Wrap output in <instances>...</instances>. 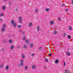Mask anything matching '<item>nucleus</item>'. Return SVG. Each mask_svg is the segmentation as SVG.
Wrapping results in <instances>:
<instances>
[{"label": "nucleus", "mask_w": 73, "mask_h": 73, "mask_svg": "<svg viewBox=\"0 0 73 73\" xmlns=\"http://www.w3.org/2000/svg\"><path fill=\"white\" fill-rule=\"evenodd\" d=\"M11 23L14 27H16V24L14 22V21H12Z\"/></svg>", "instance_id": "f257e3e1"}, {"label": "nucleus", "mask_w": 73, "mask_h": 73, "mask_svg": "<svg viewBox=\"0 0 73 73\" xmlns=\"http://www.w3.org/2000/svg\"><path fill=\"white\" fill-rule=\"evenodd\" d=\"M19 23H22V17L20 16L19 17Z\"/></svg>", "instance_id": "f03ea898"}, {"label": "nucleus", "mask_w": 73, "mask_h": 73, "mask_svg": "<svg viewBox=\"0 0 73 73\" xmlns=\"http://www.w3.org/2000/svg\"><path fill=\"white\" fill-rule=\"evenodd\" d=\"M21 66H23V60L21 59L20 60Z\"/></svg>", "instance_id": "7ed1b4c3"}, {"label": "nucleus", "mask_w": 73, "mask_h": 73, "mask_svg": "<svg viewBox=\"0 0 73 73\" xmlns=\"http://www.w3.org/2000/svg\"><path fill=\"white\" fill-rule=\"evenodd\" d=\"M5 29V28L4 27H2L1 29V31H2V32H4Z\"/></svg>", "instance_id": "20e7f679"}, {"label": "nucleus", "mask_w": 73, "mask_h": 73, "mask_svg": "<svg viewBox=\"0 0 73 73\" xmlns=\"http://www.w3.org/2000/svg\"><path fill=\"white\" fill-rule=\"evenodd\" d=\"M25 41L26 43V44H29V41L28 39H26Z\"/></svg>", "instance_id": "39448f33"}, {"label": "nucleus", "mask_w": 73, "mask_h": 73, "mask_svg": "<svg viewBox=\"0 0 73 73\" xmlns=\"http://www.w3.org/2000/svg\"><path fill=\"white\" fill-rule=\"evenodd\" d=\"M36 67V66L35 65H33L32 66V69H35V67Z\"/></svg>", "instance_id": "423d86ee"}, {"label": "nucleus", "mask_w": 73, "mask_h": 73, "mask_svg": "<svg viewBox=\"0 0 73 73\" xmlns=\"http://www.w3.org/2000/svg\"><path fill=\"white\" fill-rule=\"evenodd\" d=\"M34 44L33 43H31L30 44V47H31V48H32V47H33V45Z\"/></svg>", "instance_id": "0eeeda50"}, {"label": "nucleus", "mask_w": 73, "mask_h": 73, "mask_svg": "<svg viewBox=\"0 0 73 73\" xmlns=\"http://www.w3.org/2000/svg\"><path fill=\"white\" fill-rule=\"evenodd\" d=\"M66 54L67 56H70V52H67L66 53Z\"/></svg>", "instance_id": "6e6552de"}, {"label": "nucleus", "mask_w": 73, "mask_h": 73, "mask_svg": "<svg viewBox=\"0 0 73 73\" xmlns=\"http://www.w3.org/2000/svg\"><path fill=\"white\" fill-rule=\"evenodd\" d=\"M36 29L37 31H39V30L40 29V27L39 26H37L36 28Z\"/></svg>", "instance_id": "1a4fd4ad"}, {"label": "nucleus", "mask_w": 73, "mask_h": 73, "mask_svg": "<svg viewBox=\"0 0 73 73\" xmlns=\"http://www.w3.org/2000/svg\"><path fill=\"white\" fill-rule=\"evenodd\" d=\"M58 62V60H56L55 61V64H57Z\"/></svg>", "instance_id": "9d476101"}, {"label": "nucleus", "mask_w": 73, "mask_h": 73, "mask_svg": "<svg viewBox=\"0 0 73 73\" xmlns=\"http://www.w3.org/2000/svg\"><path fill=\"white\" fill-rule=\"evenodd\" d=\"M68 29L70 30H72V27L71 26L69 27H68Z\"/></svg>", "instance_id": "9b49d317"}, {"label": "nucleus", "mask_w": 73, "mask_h": 73, "mask_svg": "<svg viewBox=\"0 0 73 73\" xmlns=\"http://www.w3.org/2000/svg\"><path fill=\"white\" fill-rule=\"evenodd\" d=\"M44 60L45 62H48V59H47V58H45Z\"/></svg>", "instance_id": "f8f14e48"}, {"label": "nucleus", "mask_w": 73, "mask_h": 73, "mask_svg": "<svg viewBox=\"0 0 73 73\" xmlns=\"http://www.w3.org/2000/svg\"><path fill=\"white\" fill-rule=\"evenodd\" d=\"M32 23H29L28 25L29 27H31L32 26Z\"/></svg>", "instance_id": "ddd939ff"}, {"label": "nucleus", "mask_w": 73, "mask_h": 73, "mask_svg": "<svg viewBox=\"0 0 73 73\" xmlns=\"http://www.w3.org/2000/svg\"><path fill=\"white\" fill-rule=\"evenodd\" d=\"M3 15H4V14L3 13H1L0 14V16L1 17H3Z\"/></svg>", "instance_id": "4468645a"}, {"label": "nucleus", "mask_w": 73, "mask_h": 73, "mask_svg": "<svg viewBox=\"0 0 73 73\" xmlns=\"http://www.w3.org/2000/svg\"><path fill=\"white\" fill-rule=\"evenodd\" d=\"M68 39H70V38H71V36L70 35H69L68 36Z\"/></svg>", "instance_id": "2eb2a0df"}, {"label": "nucleus", "mask_w": 73, "mask_h": 73, "mask_svg": "<svg viewBox=\"0 0 73 73\" xmlns=\"http://www.w3.org/2000/svg\"><path fill=\"white\" fill-rule=\"evenodd\" d=\"M65 72L64 73H67L68 72V70L67 69H66L64 71Z\"/></svg>", "instance_id": "dca6fc26"}, {"label": "nucleus", "mask_w": 73, "mask_h": 73, "mask_svg": "<svg viewBox=\"0 0 73 73\" xmlns=\"http://www.w3.org/2000/svg\"><path fill=\"white\" fill-rule=\"evenodd\" d=\"M2 8L3 10H5V7L4 6H3Z\"/></svg>", "instance_id": "f3484780"}, {"label": "nucleus", "mask_w": 73, "mask_h": 73, "mask_svg": "<svg viewBox=\"0 0 73 73\" xmlns=\"http://www.w3.org/2000/svg\"><path fill=\"white\" fill-rule=\"evenodd\" d=\"M11 49H13L14 48V46H11Z\"/></svg>", "instance_id": "a211bd4d"}, {"label": "nucleus", "mask_w": 73, "mask_h": 73, "mask_svg": "<svg viewBox=\"0 0 73 73\" xmlns=\"http://www.w3.org/2000/svg\"><path fill=\"white\" fill-rule=\"evenodd\" d=\"M25 37H26L25 36H24L23 37V40H25Z\"/></svg>", "instance_id": "6ab92c4d"}, {"label": "nucleus", "mask_w": 73, "mask_h": 73, "mask_svg": "<svg viewBox=\"0 0 73 73\" xmlns=\"http://www.w3.org/2000/svg\"><path fill=\"white\" fill-rule=\"evenodd\" d=\"M5 27H6V25H5V24H4L3 25V28H5Z\"/></svg>", "instance_id": "aec40b11"}, {"label": "nucleus", "mask_w": 73, "mask_h": 73, "mask_svg": "<svg viewBox=\"0 0 73 73\" xmlns=\"http://www.w3.org/2000/svg\"><path fill=\"white\" fill-rule=\"evenodd\" d=\"M54 23V22H53V21H50V24L51 25H52L53 23Z\"/></svg>", "instance_id": "412c9836"}, {"label": "nucleus", "mask_w": 73, "mask_h": 73, "mask_svg": "<svg viewBox=\"0 0 73 73\" xmlns=\"http://www.w3.org/2000/svg\"><path fill=\"white\" fill-rule=\"evenodd\" d=\"M49 10V9L48 8H47L46 9V12H48Z\"/></svg>", "instance_id": "4be33fe9"}, {"label": "nucleus", "mask_w": 73, "mask_h": 73, "mask_svg": "<svg viewBox=\"0 0 73 73\" xmlns=\"http://www.w3.org/2000/svg\"><path fill=\"white\" fill-rule=\"evenodd\" d=\"M24 48H27V45H23Z\"/></svg>", "instance_id": "5701e85b"}, {"label": "nucleus", "mask_w": 73, "mask_h": 73, "mask_svg": "<svg viewBox=\"0 0 73 73\" xmlns=\"http://www.w3.org/2000/svg\"><path fill=\"white\" fill-rule=\"evenodd\" d=\"M64 11H65L66 12H67V11H68V9H64Z\"/></svg>", "instance_id": "b1692460"}, {"label": "nucleus", "mask_w": 73, "mask_h": 73, "mask_svg": "<svg viewBox=\"0 0 73 73\" xmlns=\"http://www.w3.org/2000/svg\"><path fill=\"white\" fill-rule=\"evenodd\" d=\"M5 69L6 70H7V69H8V66H7L6 68H5Z\"/></svg>", "instance_id": "393cba45"}, {"label": "nucleus", "mask_w": 73, "mask_h": 73, "mask_svg": "<svg viewBox=\"0 0 73 73\" xmlns=\"http://www.w3.org/2000/svg\"><path fill=\"white\" fill-rule=\"evenodd\" d=\"M35 13H37L38 12V10L37 9H36L35 11Z\"/></svg>", "instance_id": "a878e982"}, {"label": "nucleus", "mask_w": 73, "mask_h": 73, "mask_svg": "<svg viewBox=\"0 0 73 73\" xmlns=\"http://www.w3.org/2000/svg\"><path fill=\"white\" fill-rule=\"evenodd\" d=\"M22 57L23 58H24V57H25V55H24V54H22Z\"/></svg>", "instance_id": "bb28decb"}, {"label": "nucleus", "mask_w": 73, "mask_h": 73, "mask_svg": "<svg viewBox=\"0 0 73 73\" xmlns=\"http://www.w3.org/2000/svg\"><path fill=\"white\" fill-rule=\"evenodd\" d=\"M9 43H12V40H10L9 41Z\"/></svg>", "instance_id": "cd10ccee"}, {"label": "nucleus", "mask_w": 73, "mask_h": 73, "mask_svg": "<svg viewBox=\"0 0 73 73\" xmlns=\"http://www.w3.org/2000/svg\"><path fill=\"white\" fill-rule=\"evenodd\" d=\"M35 54L34 53H32L31 54V56H32L33 57V56H35Z\"/></svg>", "instance_id": "c85d7f7f"}, {"label": "nucleus", "mask_w": 73, "mask_h": 73, "mask_svg": "<svg viewBox=\"0 0 73 73\" xmlns=\"http://www.w3.org/2000/svg\"><path fill=\"white\" fill-rule=\"evenodd\" d=\"M58 20L59 21H61V18L59 17L58 18Z\"/></svg>", "instance_id": "c756f323"}, {"label": "nucleus", "mask_w": 73, "mask_h": 73, "mask_svg": "<svg viewBox=\"0 0 73 73\" xmlns=\"http://www.w3.org/2000/svg\"><path fill=\"white\" fill-rule=\"evenodd\" d=\"M54 33L55 34V35H56L57 33V31H54Z\"/></svg>", "instance_id": "7c9ffc66"}, {"label": "nucleus", "mask_w": 73, "mask_h": 73, "mask_svg": "<svg viewBox=\"0 0 73 73\" xmlns=\"http://www.w3.org/2000/svg\"><path fill=\"white\" fill-rule=\"evenodd\" d=\"M18 28H20L21 27V25H18L17 26Z\"/></svg>", "instance_id": "2f4dec72"}, {"label": "nucleus", "mask_w": 73, "mask_h": 73, "mask_svg": "<svg viewBox=\"0 0 73 73\" xmlns=\"http://www.w3.org/2000/svg\"><path fill=\"white\" fill-rule=\"evenodd\" d=\"M4 48H2V50H1V51H2V52H3V51H4Z\"/></svg>", "instance_id": "473e14b6"}, {"label": "nucleus", "mask_w": 73, "mask_h": 73, "mask_svg": "<svg viewBox=\"0 0 73 73\" xmlns=\"http://www.w3.org/2000/svg\"><path fill=\"white\" fill-rule=\"evenodd\" d=\"M3 21V19L1 18L0 19V22H1V21Z\"/></svg>", "instance_id": "72a5a7b5"}, {"label": "nucleus", "mask_w": 73, "mask_h": 73, "mask_svg": "<svg viewBox=\"0 0 73 73\" xmlns=\"http://www.w3.org/2000/svg\"><path fill=\"white\" fill-rule=\"evenodd\" d=\"M3 66V64H1L0 66L1 68H2Z\"/></svg>", "instance_id": "f704fd0d"}, {"label": "nucleus", "mask_w": 73, "mask_h": 73, "mask_svg": "<svg viewBox=\"0 0 73 73\" xmlns=\"http://www.w3.org/2000/svg\"><path fill=\"white\" fill-rule=\"evenodd\" d=\"M48 55L49 56H52V54H49Z\"/></svg>", "instance_id": "c9c22d12"}, {"label": "nucleus", "mask_w": 73, "mask_h": 73, "mask_svg": "<svg viewBox=\"0 0 73 73\" xmlns=\"http://www.w3.org/2000/svg\"><path fill=\"white\" fill-rule=\"evenodd\" d=\"M61 5L62 7H63V6H64V3L62 4Z\"/></svg>", "instance_id": "e433bc0d"}, {"label": "nucleus", "mask_w": 73, "mask_h": 73, "mask_svg": "<svg viewBox=\"0 0 73 73\" xmlns=\"http://www.w3.org/2000/svg\"><path fill=\"white\" fill-rule=\"evenodd\" d=\"M66 62H64V66H66Z\"/></svg>", "instance_id": "4c0bfd02"}, {"label": "nucleus", "mask_w": 73, "mask_h": 73, "mask_svg": "<svg viewBox=\"0 0 73 73\" xmlns=\"http://www.w3.org/2000/svg\"><path fill=\"white\" fill-rule=\"evenodd\" d=\"M28 68V67H27V66H26L25 70H26V69H27V68Z\"/></svg>", "instance_id": "58836bf2"}, {"label": "nucleus", "mask_w": 73, "mask_h": 73, "mask_svg": "<svg viewBox=\"0 0 73 73\" xmlns=\"http://www.w3.org/2000/svg\"><path fill=\"white\" fill-rule=\"evenodd\" d=\"M44 69H46V66H44Z\"/></svg>", "instance_id": "ea45409f"}, {"label": "nucleus", "mask_w": 73, "mask_h": 73, "mask_svg": "<svg viewBox=\"0 0 73 73\" xmlns=\"http://www.w3.org/2000/svg\"><path fill=\"white\" fill-rule=\"evenodd\" d=\"M41 49V46H40L39 48V49Z\"/></svg>", "instance_id": "a19ab883"}, {"label": "nucleus", "mask_w": 73, "mask_h": 73, "mask_svg": "<svg viewBox=\"0 0 73 73\" xmlns=\"http://www.w3.org/2000/svg\"><path fill=\"white\" fill-rule=\"evenodd\" d=\"M66 35H67V34H66V33H64V36H66Z\"/></svg>", "instance_id": "79ce46f5"}, {"label": "nucleus", "mask_w": 73, "mask_h": 73, "mask_svg": "<svg viewBox=\"0 0 73 73\" xmlns=\"http://www.w3.org/2000/svg\"><path fill=\"white\" fill-rule=\"evenodd\" d=\"M5 2L7 1V0H3Z\"/></svg>", "instance_id": "37998d69"}, {"label": "nucleus", "mask_w": 73, "mask_h": 73, "mask_svg": "<svg viewBox=\"0 0 73 73\" xmlns=\"http://www.w3.org/2000/svg\"><path fill=\"white\" fill-rule=\"evenodd\" d=\"M24 33V32H23L22 33V34H23H23Z\"/></svg>", "instance_id": "c03bdc74"}, {"label": "nucleus", "mask_w": 73, "mask_h": 73, "mask_svg": "<svg viewBox=\"0 0 73 73\" xmlns=\"http://www.w3.org/2000/svg\"><path fill=\"white\" fill-rule=\"evenodd\" d=\"M72 3L73 4V1H72Z\"/></svg>", "instance_id": "a18cd8bd"}, {"label": "nucleus", "mask_w": 73, "mask_h": 73, "mask_svg": "<svg viewBox=\"0 0 73 73\" xmlns=\"http://www.w3.org/2000/svg\"><path fill=\"white\" fill-rule=\"evenodd\" d=\"M18 47H20V46H18Z\"/></svg>", "instance_id": "49530a36"}]
</instances>
